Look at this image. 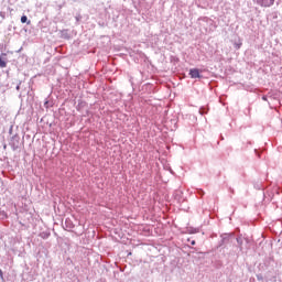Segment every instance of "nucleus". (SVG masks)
I'll list each match as a JSON object with an SVG mask.
<instances>
[{
	"mask_svg": "<svg viewBox=\"0 0 282 282\" xmlns=\"http://www.w3.org/2000/svg\"><path fill=\"white\" fill-rule=\"evenodd\" d=\"M21 23H28V17L26 15L21 17Z\"/></svg>",
	"mask_w": 282,
	"mask_h": 282,
	"instance_id": "obj_4",
	"label": "nucleus"
},
{
	"mask_svg": "<svg viewBox=\"0 0 282 282\" xmlns=\"http://www.w3.org/2000/svg\"><path fill=\"white\" fill-rule=\"evenodd\" d=\"M257 3L262 8H270L271 6H274V0H257Z\"/></svg>",
	"mask_w": 282,
	"mask_h": 282,
	"instance_id": "obj_1",
	"label": "nucleus"
},
{
	"mask_svg": "<svg viewBox=\"0 0 282 282\" xmlns=\"http://www.w3.org/2000/svg\"><path fill=\"white\" fill-rule=\"evenodd\" d=\"M189 76L191 78H202V75L199 74V69L197 68H192L189 70Z\"/></svg>",
	"mask_w": 282,
	"mask_h": 282,
	"instance_id": "obj_3",
	"label": "nucleus"
},
{
	"mask_svg": "<svg viewBox=\"0 0 282 282\" xmlns=\"http://www.w3.org/2000/svg\"><path fill=\"white\" fill-rule=\"evenodd\" d=\"M8 54L3 53L2 55H0V67L6 68L8 67V58H7Z\"/></svg>",
	"mask_w": 282,
	"mask_h": 282,
	"instance_id": "obj_2",
	"label": "nucleus"
},
{
	"mask_svg": "<svg viewBox=\"0 0 282 282\" xmlns=\"http://www.w3.org/2000/svg\"><path fill=\"white\" fill-rule=\"evenodd\" d=\"M0 276H3V271H1V269H0Z\"/></svg>",
	"mask_w": 282,
	"mask_h": 282,
	"instance_id": "obj_5",
	"label": "nucleus"
},
{
	"mask_svg": "<svg viewBox=\"0 0 282 282\" xmlns=\"http://www.w3.org/2000/svg\"><path fill=\"white\" fill-rule=\"evenodd\" d=\"M192 246H195V241H192Z\"/></svg>",
	"mask_w": 282,
	"mask_h": 282,
	"instance_id": "obj_6",
	"label": "nucleus"
}]
</instances>
